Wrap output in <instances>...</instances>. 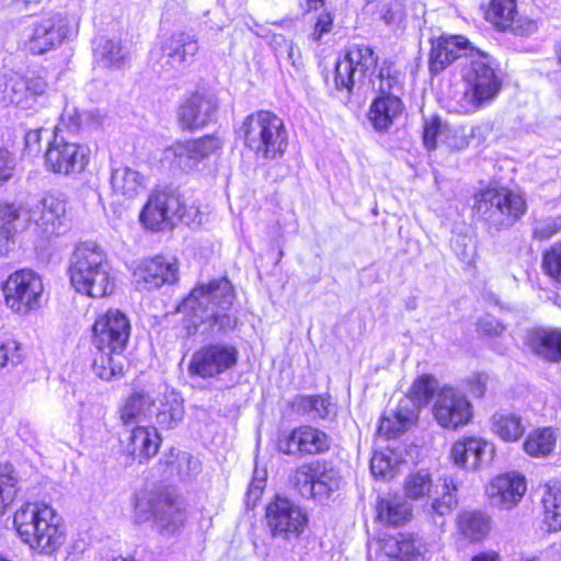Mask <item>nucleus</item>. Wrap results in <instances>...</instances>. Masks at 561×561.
I'll return each mask as SVG.
<instances>
[{
  "label": "nucleus",
  "mask_w": 561,
  "mask_h": 561,
  "mask_svg": "<svg viewBox=\"0 0 561 561\" xmlns=\"http://www.w3.org/2000/svg\"><path fill=\"white\" fill-rule=\"evenodd\" d=\"M458 528L470 541L484 539L491 529L490 517L479 511H465L458 516Z\"/></svg>",
  "instance_id": "obj_36"
},
{
  "label": "nucleus",
  "mask_w": 561,
  "mask_h": 561,
  "mask_svg": "<svg viewBox=\"0 0 561 561\" xmlns=\"http://www.w3.org/2000/svg\"><path fill=\"white\" fill-rule=\"evenodd\" d=\"M485 19L499 30H508L519 36L534 34L538 28L536 21L527 16H518L515 0H492L485 12Z\"/></svg>",
  "instance_id": "obj_20"
},
{
  "label": "nucleus",
  "mask_w": 561,
  "mask_h": 561,
  "mask_svg": "<svg viewBox=\"0 0 561 561\" xmlns=\"http://www.w3.org/2000/svg\"><path fill=\"white\" fill-rule=\"evenodd\" d=\"M144 182L145 178L129 167H118L112 170L111 185L113 190L128 198L138 195L144 187Z\"/></svg>",
  "instance_id": "obj_37"
},
{
  "label": "nucleus",
  "mask_w": 561,
  "mask_h": 561,
  "mask_svg": "<svg viewBox=\"0 0 561 561\" xmlns=\"http://www.w3.org/2000/svg\"><path fill=\"white\" fill-rule=\"evenodd\" d=\"M404 73L388 59L380 64L377 76L370 77V87L379 93L369 110V119L378 131H386L401 116L404 105L399 98Z\"/></svg>",
  "instance_id": "obj_6"
},
{
  "label": "nucleus",
  "mask_w": 561,
  "mask_h": 561,
  "mask_svg": "<svg viewBox=\"0 0 561 561\" xmlns=\"http://www.w3.org/2000/svg\"><path fill=\"white\" fill-rule=\"evenodd\" d=\"M163 463L165 466L163 470L165 478L186 479L195 474L201 467L198 459L192 455L182 451L175 454L173 450L165 456Z\"/></svg>",
  "instance_id": "obj_40"
},
{
  "label": "nucleus",
  "mask_w": 561,
  "mask_h": 561,
  "mask_svg": "<svg viewBox=\"0 0 561 561\" xmlns=\"http://www.w3.org/2000/svg\"><path fill=\"white\" fill-rule=\"evenodd\" d=\"M333 25V15L331 12H322L314 24L313 32L311 34V38L314 42H320L324 34L331 32Z\"/></svg>",
  "instance_id": "obj_61"
},
{
  "label": "nucleus",
  "mask_w": 561,
  "mask_h": 561,
  "mask_svg": "<svg viewBox=\"0 0 561 561\" xmlns=\"http://www.w3.org/2000/svg\"><path fill=\"white\" fill-rule=\"evenodd\" d=\"M218 108L214 94L196 92L179 107V121L185 129H197L210 123Z\"/></svg>",
  "instance_id": "obj_23"
},
{
  "label": "nucleus",
  "mask_w": 561,
  "mask_h": 561,
  "mask_svg": "<svg viewBox=\"0 0 561 561\" xmlns=\"http://www.w3.org/2000/svg\"><path fill=\"white\" fill-rule=\"evenodd\" d=\"M71 286L93 298L113 294L115 278L104 251L94 243H81L73 250L68 266Z\"/></svg>",
  "instance_id": "obj_3"
},
{
  "label": "nucleus",
  "mask_w": 561,
  "mask_h": 561,
  "mask_svg": "<svg viewBox=\"0 0 561 561\" xmlns=\"http://www.w3.org/2000/svg\"><path fill=\"white\" fill-rule=\"evenodd\" d=\"M313 403L311 419H328L334 413V405L329 397L317 394Z\"/></svg>",
  "instance_id": "obj_60"
},
{
  "label": "nucleus",
  "mask_w": 561,
  "mask_h": 561,
  "mask_svg": "<svg viewBox=\"0 0 561 561\" xmlns=\"http://www.w3.org/2000/svg\"><path fill=\"white\" fill-rule=\"evenodd\" d=\"M561 230V217H548L537 220L534 225L533 236L538 240H547Z\"/></svg>",
  "instance_id": "obj_52"
},
{
  "label": "nucleus",
  "mask_w": 561,
  "mask_h": 561,
  "mask_svg": "<svg viewBox=\"0 0 561 561\" xmlns=\"http://www.w3.org/2000/svg\"><path fill=\"white\" fill-rule=\"evenodd\" d=\"M378 56L368 45H351L344 57L335 62L334 84L337 90L351 92L355 85H370V77L377 76Z\"/></svg>",
  "instance_id": "obj_10"
},
{
  "label": "nucleus",
  "mask_w": 561,
  "mask_h": 561,
  "mask_svg": "<svg viewBox=\"0 0 561 561\" xmlns=\"http://www.w3.org/2000/svg\"><path fill=\"white\" fill-rule=\"evenodd\" d=\"M433 415L442 427L456 430L470 421L471 404L458 389L445 386L436 394Z\"/></svg>",
  "instance_id": "obj_16"
},
{
  "label": "nucleus",
  "mask_w": 561,
  "mask_h": 561,
  "mask_svg": "<svg viewBox=\"0 0 561 561\" xmlns=\"http://www.w3.org/2000/svg\"><path fill=\"white\" fill-rule=\"evenodd\" d=\"M341 484L340 471L329 462L317 460L309 497L322 504L327 503L340 490Z\"/></svg>",
  "instance_id": "obj_28"
},
{
  "label": "nucleus",
  "mask_w": 561,
  "mask_h": 561,
  "mask_svg": "<svg viewBox=\"0 0 561 561\" xmlns=\"http://www.w3.org/2000/svg\"><path fill=\"white\" fill-rule=\"evenodd\" d=\"M457 485L450 478H445L442 485V494L432 499V502L424 507V512L435 523V517H444L449 515L457 506Z\"/></svg>",
  "instance_id": "obj_39"
},
{
  "label": "nucleus",
  "mask_w": 561,
  "mask_h": 561,
  "mask_svg": "<svg viewBox=\"0 0 561 561\" xmlns=\"http://www.w3.org/2000/svg\"><path fill=\"white\" fill-rule=\"evenodd\" d=\"M330 437L322 431L312 426H301L302 455H317L329 450Z\"/></svg>",
  "instance_id": "obj_46"
},
{
  "label": "nucleus",
  "mask_w": 561,
  "mask_h": 561,
  "mask_svg": "<svg viewBox=\"0 0 561 561\" xmlns=\"http://www.w3.org/2000/svg\"><path fill=\"white\" fill-rule=\"evenodd\" d=\"M277 448L280 453L290 456L302 455L301 426L294 428L278 438Z\"/></svg>",
  "instance_id": "obj_51"
},
{
  "label": "nucleus",
  "mask_w": 561,
  "mask_h": 561,
  "mask_svg": "<svg viewBox=\"0 0 561 561\" xmlns=\"http://www.w3.org/2000/svg\"><path fill=\"white\" fill-rule=\"evenodd\" d=\"M69 23L60 13L44 18L33 24V33L28 41L32 54L42 55L60 45L67 37Z\"/></svg>",
  "instance_id": "obj_21"
},
{
  "label": "nucleus",
  "mask_w": 561,
  "mask_h": 561,
  "mask_svg": "<svg viewBox=\"0 0 561 561\" xmlns=\"http://www.w3.org/2000/svg\"><path fill=\"white\" fill-rule=\"evenodd\" d=\"M394 463L391 458L382 453H377L370 460V471L375 477L390 479L394 476Z\"/></svg>",
  "instance_id": "obj_54"
},
{
  "label": "nucleus",
  "mask_w": 561,
  "mask_h": 561,
  "mask_svg": "<svg viewBox=\"0 0 561 561\" xmlns=\"http://www.w3.org/2000/svg\"><path fill=\"white\" fill-rule=\"evenodd\" d=\"M30 220L42 230L45 238L61 234L65 230L66 202L55 195H45L30 210Z\"/></svg>",
  "instance_id": "obj_22"
},
{
  "label": "nucleus",
  "mask_w": 561,
  "mask_h": 561,
  "mask_svg": "<svg viewBox=\"0 0 561 561\" xmlns=\"http://www.w3.org/2000/svg\"><path fill=\"white\" fill-rule=\"evenodd\" d=\"M526 491L524 477L517 473H506L496 477L488 488V494L493 505L503 510L515 506Z\"/></svg>",
  "instance_id": "obj_25"
},
{
  "label": "nucleus",
  "mask_w": 561,
  "mask_h": 561,
  "mask_svg": "<svg viewBox=\"0 0 561 561\" xmlns=\"http://www.w3.org/2000/svg\"><path fill=\"white\" fill-rule=\"evenodd\" d=\"M153 399L145 392L131 393L119 410L121 421L129 426L139 424L150 416Z\"/></svg>",
  "instance_id": "obj_33"
},
{
  "label": "nucleus",
  "mask_w": 561,
  "mask_h": 561,
  "mask_svg": "<svg viewBox=\"0 0 561 561\" xmlns=\"http://www.w3.org/2000/svg\"><path fill=\"white\" fill-rule=\"evenodd\" d=\"M184 413L182 397L175 391H170L164 394L161 401L156 421L161 427L173 428L182 422Z\"/></svg>",
  "instance_id": "obj_38"
},
{
  "label": "nucleus",
  "mask_w": 561,
  "mask_h": 561,
  "mask_svg": "<svg viewBox=\"0 0 561 561\" xmlns=\"http://www.w3.org/2000/svg\"><path fill=\"white\" fill-rule=\"evenodd\" d=\"M265 489V478H254L250 485L247 493V505L255 506L257 500L261 497L263 491Z\"/></svg>",
  "instance_id": "obj_62"
},
{
  "label": "nucleus",
  "mask_w": 561,
  "mask_h": 561,
  "mask_svg": "<svg viewBox=\"0 0 561 561\" xmlns=\"http://www.w3.org/2000/svg\"><path fill=\"white\" fill-rule=\"evenodd\" d=\"M488 376L484 374H476L468 380L469 391L474 397H483L486 389Z\"/></svg>",
  "instance_id": "obj_63"
},
{
  "label": "nucleus",
  "mask_w": 561,
  "mask_h": 561,
  "mask_svg": "<svg viewBox=\"0 0 561 561\" xmlns=\"http://www.w3.org/2000/svg\"><path fill=\"white\" fill-rule=\"evenodd\" d=\"M178 279V260L163 255L141 261L133 274V283L137 290L158 289L165 284L172 285Z\"/></svg>",
  "instance_id": "obj_18"
},
{
  "label": "nucleus",
  "mask_w": 561,
  "mask_h": 561,
  "mask_svg": "<svg viewBox=\"0 0 561 561\" xmlns=\"http://www.w3.org/2000/svg\"><path fill=\"white\" fill-rule=\"evenodd\" d=\"M493 453V446L482 438L469 437L456 442L450 450V457L459 467L476 469Z\"/></svg>",
  "instance_id": "obj_27"
},
{
  "label": "nucleus",
  "mask_w": 561,
  "mask_h": 561,
  "mask_svg": "<svg viewBox=\"0 0 561 561\" xmlns=\"http://www.w3.org/2000/svg\"><path fill=\"white\" fill-rule=\"evenodd\" d=\"M89 163V149L55 133L45 152L47 170L64 175L80 173Z\"/></svg>",
  "instance_id": "obj_14"
},
{
  "label": "nucleus",
  "mask_w": 561,
  "mask_h": 561,
  "mask_svg": "<svg viewBox=\"0 0 561 561\" xmlns=\"http://www.w3.org/2000/svg\"><path fill=\"white\" fill-rule=\"evenodd\" d=\"M236 346L226 343H209L195 351L187 373L191 377L216 378L232 369L238 363Z\"/></svg>",
  "instance_id": "obj_12"
},
{
  "label": "nucleus",
  "mask_w": 561,
  "mask_h": 561,
  "mask_svg": "<svg viewBox=\"0 0 561 561\" xmlns=\"http://www.w3.org/2000/svg\"><path fill=\"white\" fill-rule=\"evenodd\" d=\"M413 414H402L400 411L396 412V421L390 417H382L378 427V432L387 437H394L397 434L404 431V428L412 422Z\"/></svg>",
  "instance_id": "obj_50"
},
{
  "label": "nucleus",
  "mask_w": 561,
  "mask_h": 561,
  "mask_svg": "<svg viewBox=\"0 0 561 561\" xmlns=\"http://www.w3.org/2000/svg\"><path fill=\"white\" fill-rule=\"evenodd\" d=\"M3 294L8 307L15 312L26 313L38 307L43 283L32 270L16 271L4 283Z\"/></svg>",
  "instance_id": "obj_15"
},
{
  "label": "nucleus",
  "mask_w": 561,
  "mask_h": 561,
  "mask_svg": "<svg viewBox=\"0 0 561 561\" xmlns=\"http://www.w3.org/2000/svg\"><path fill=\"white\" fill-rule=\"evenodd\" d=\"M433 488V480L426 470L410 473L404 482L405 496L411 500L432 497Z\"/></svg>",
  "instance_id": "obj_45"
},
{
  "label": "nucleus",
  "mask_w": 561,
  "mask_h": 561,
  "mask_svg": "<svg viewBox=\"0 0 561 561\" xmlns=\"http://www.w3.org/2000/svg\"><path fill=\"white\" fill-rule=\"evenodd\" d=\"M165 64L176 70L184 69L198 51L195 36L186 33H176L170 36L161 47Z\"/></svg>",
  "instance_id": "obj_26"
},
{
  "label": "nucleus",
  "mask_w": 561,
  "mask_h": 561,
  "mask_svg": "<svg viewBox=\"0 0 561 561\" xmlns=\"http://www.w3.org/2000/svg\"><path fill=\"white\" fill-rule=\"evenodd\" d=\"M186 218L190 215L183 197L178 188L172 187L154 191L140 214V220L150 229H160L163 225L185 221Z\"/></svg>",
  "instance_id": "obj_11"
},
{
  "label": "nucleus",
  "mask_w": 561,
  "mask_h": 561,
  "mask_svg": "<svg viewBox=\"0 0 561 561\" xmlns=\"http://www.w3.org/2000/svg\"><path fill=\"white\" fill-rule=\"evenodd\" d=\"M316 471V461L299 466L294 476L293 482L302 496L309 497L311 493V483Z\"/></svg>",
  "instance_id": "obj_49"
},
{
  "label": "nucleus",
  "mask_w": 561,
  "mask_h": 561,
  "mask_svg": "<svg viewBox=\"0 0 561 561\" xmlns=\"http://www.w3.org/2000/svg\"><path fill=\"white\" fill-rule=\"evenodd\" d=\"M81 126V115L75 107H66L60 115V122L55 127V133L62 135L64 131L77 133Z\"/></svg>",
  "instance_id": "obj_53"
},
{
  "label": "nucleus",
  "mask_w": 561,
  "mask_h": 561,
  "mask_svg": "<svg viewBox=\"0 0 561 561\" xmlns=\"http://www.w3.org/2000/svg\"><path fill=\"white\" fill-rule=\"evenodd\" d=\"M233 298L231 283L220 278L195 287L179 310L191 317L195 329L203 327V333L217 334L232 330L237 324V317L230 313Z\"/></svg>",
  "instance_id": "obj_1"
},
{
  "label": "nucleus",
  "mask_w": 561,
  "mask_h": 561,
  "mask_svg": "<svg viewBox=\"0 0 561 561\" xmlns=\"http://www.w3.org/2000/svg\"><path fill=\"white\" fill-rule=\"evenodd\" d=\"M220 148V141L214 136H205L195 140L176 142L167 148L163 160L173 169L191 171L204 159Z\"/></svg>",
  "instance_id": "obj_17"
},
{
  "label": "nucleus",
  "mask_w": 561,
  "mask_h": 561,
  "mask_svg": "<svg viewBox=\"0 0 561 561\" xmlns=\"http://www.w3.org/2000/svg\"><path fill=\"white\" fill-rule=\"evenodd\" d=\"M554 446V432L547 427L531 432L524 443V450L533 457H543L549 455Z\"/></svg>",
  "instance_id": "obj_44"
},
{
  "label": "nucleus",
  "mask_w": 561,
  "mask_h": 561,
  "mask_svg": "<svg viewBox=\"0 0 561 561\" xmlns=\"http://www.w3.org/2000/svg\"><path fill=\"white\" fill-rule=\"evenodd\" d=\"M478 330L485 336L494 337L500 336L505 331V327L495 318L486 316L479 320Z\"/></svg>",
  "instance_id": "obj_59"
},
{
  "label": "nucleus",
  "mask_w": 561,
  "mask_h": 561,
  "mask_svg": "<svg viewBox=\"0 0 561 561\" xmlns=\"http://www.w3.org/2000/svg\"><path fill=\"white\" fill-rule=\"evenodd\" d=\"M283 45L276 49V57L279 61L285 60L289 62L296 70L302 66L301 54L298 46L293 42L283 41Z\"/></svg>",
  "instance_id": "obj_55"
},
{
  "label": "nucleus",
  "mask_w": 561,
  "mask_h": 561,
  "mask_svg": "<svg viewBox=\"0 0 561 561\" xmlns=\"http://www.w3.org/2000/svg\"><path fill=\"white\" fill-rule=\"evenodd\" d=\"M128 51L121 45L119 42L100 37L95 41L94 58L103 67L106 68H119Z\"/></svg>",
  "instance_id": "obj_41"
},
{
  "label": "nucleus",
  "mask_w": 561,
  "mask_h": 561,
  "mask_svg": "<svg viewBox=\"0 0 561 561\" xmlns=\"http://www.w3.org/2000/svg\"><path fill=\"white\" fill-rule=\"evenodd\" d=\"M476 211L489 230L500 231L512 227L522 218L526 211V203L511 191L488 190L478 198Z\"/></svg>",
  "instance_id": "obj_9"
},
{
  "label": "nucleus",
  "mask_w": 561,
  "mask_h": 561,
  "mask_svg": "<svg viewBox=\"0 0 561 561\" xmlns=\"http://www.w3.org/2000/svg\"><path fill=\"white\" fill-rule=\"evenodd\" d=\"M130 336V322L118 309H108L93 324L92 343L98 353L93 359L94 374L105 381L121 379L127 364L124 351Z\"/></svg>",
  "instance_id": "obj_2"
},
{
  "label": "nucleus",
  "mask_w": 561,
  "mask_h": 561,
  "mask_svg": "<svg viewBox=\"0 0 561 561\" xmlns=\"http://www.w3.org/2000/svg\"><path fill=\"white\" fill-rule=\"evenodd\" d=\"M437 390V379L430 375H423L413 382L411 399L419 408L424 407L430 403Z\"/></svg>",
  "instance_id": "obj_47"
},
{
  "label": "nucleus",
  "mask_w": 561,
  "mask_h": 561,
  "mask_svg": "<svg viewBox=\"0 0 561 561\" xmlns=\"http://www.w3.org/2000/svg\"><path fill=\"white\" fill-rule=\"evenodd\" d=\"M474 48L463 36H440L432 43L428 59L431 73L438 75L454 60L470 57Z\"/></svg>",
  "instance_id": "obj_24"
},
{
  "label": "nucleus",
  "mask_w": 561,
  "mask_h": 561,
  "mask_svg": "<svg viewBox=\"0 0 561 561\" xmlns=\"http://www.w3.org/2000/svg\"><path fill=\"white\" fill-rule=\"evenodd\" d=\"M267 527L274 538L297 539L305 530L308 517L302 508L287 497L276 496L265 510Z\"/></svg>",
  "instance_id": "obj_13"
},
{
  "label": "nucleus",
  "mask_w": 561,
  "mask_h": 561,
  "mask_svg": "<svg viewBox=\"0 0 561 561\" xmlns=\"http://www.w3.org/2000/svg\"><path fill=\"white\" fill-rule=\"evenodd\" d=\"M20 345L16 341L0 342V367L16 365L21 362Z\"/></svg>",
  "instance_id": "obj_56"
},
{
  "label": "nucleus",
  "mask_w": 561,
  "mask_h": 561,
  "mask_svg": "<svg viewBox=\"0 0 561 561\" xmlns=\"http://www.w3.org/2000/svg\"><path fill=\"white\" fill-rule=\"evenodd\" d=\"M442 122L439 117H432L424 122L423 142L428 150L436 148L437 136L440 131Z\"/></svg>",
  "instance_id": "obj_57"
},
{
  "label": "nucleus",
  "mask_w": 561,
  "mask_h": 561,
  "mask_svg": "<svg viewBox=\"0 0 561 561\" xmlns=\"http://www.w3.org/2000/svg\"><path fill=\"white\" fill-rule=\"evenodd\" d=\"M528 344L542 358L550 362L561 360V331L536 330L529 334Z\"/></svg>",
  "instance_id": "obj_32"
},
{
  "label": "nucleus",
  "mask_w": 561,
  "mask_h": 561,
  "mask_svg": "<svg viewBox=\"0 0 561 561\" xmlns=\"http://www.w3.org/2000/svg\"><path fill=\"white\" fill-rule=\"evenodd\" d=\"M239 134L259 159H278L288 146V133L283 119L270 111L248 115Z\"/></svg>",
  "instance_id": "obj_5"
},
{
  "label": "nucleus",
  "mask_w": 561,
  "mask_h": 561,
  "mask_svg": "<svg viewBox=\"0 0 561 561\" xmlns=\"http://www.w3.org/2000/svg\"><path fill=\"white\" fill-rule=\"evenodd\" d=\"M14 169V156L8 149L0 147V185L12 179Z\"/></svg>",
  "instance_id": "obj_58"
},
{
  "label": "nucleus",
  "mask_w": 561,
  "mask_h": 561,
  "mask_svg": "<svg viewBox=\"0 0 561 561\" xmlns=\"http://www.w3.org/2000/svg\"><path fill=\"white\" fill-rule=\"evenodd\" d=\"M47 90V83L42 77H23L18 73L5 77L2 89V100L22 110L33 108L38 98Z\"/></svg>",
  "instance_id": "obj_19"
},
{
  "label": "nucleus",
  "mask_w": 561,
  "mask_h": 561,
  "mask_svg": "<svg viewBox=\"0 0 561 561\" xmlns=\"http://www.w3.org/2000/svg\"><path fill=\"white\" fill-rule=\"evenodd\" d=\"M545 508L543 523L549 531L561 529V482L548 485V490L542 499Z\"/></svg>",
  "instance_id": "obj_42"
},
{
  "label": "nucleus",
  "mask_w": 561,
  "mask_h": 561,
  "mask_svg": "<svg viewBox=\"0 0 561 561\" xmlns=\"http://www.w3.org/2000/svg\"><path fill=\"white\" fill-rule=\"evenodd\" d=\"M18 476L14 467L9 462L0 463V514L14 502L18 494Z\"/></svg>",
  "instance_id": "obj_43"
},
{
  "label": "nucleus",
  "mask_w": 561,
  "mask_h": 561,
  "mask_svg": "<svg viewBox=\"0 0 561 561\" xmlns=\"http://www.w3.org/2000/svg\"><path fill=\"white\" fill-rule=\"evenodd\" d=\"M30 221V211L21 204L0 203V239L9 241L18 233L26 229Z\"/></svg>",
  "instance_id": "obj_31"
},
{
  "label": "nucleus",
  "mask_w": 561,
  "mask_h": 561,
  "mask_svg": "<svg viewBox=\"0 0 561 561\" xmlns=\"http://www.w3.org/2000/svg\"><path fill=\"white\" fill-rule=\"evenodd\" d=\"M470 58L462 69L466 90L458 101V111L463 114L474 113L491 103L502 85L488 55L474 50Z\"/></svg>",
  "instance_id": "obj_7"
},
{
  "label": "nucleus",
  "mask_w": 561,
  "mask_h": 561,
  "mask_svg": "<svg viewBox=\"0 0 561 561\" xmlns=\"http://www.w3.org/2000/svg\"><path fill=\"white\" fill-rule=\"evenodd\" d=\"M313 402L314 396H298L293 405L299 414L311 417Z\"/></svg>",
  "instance_id": "obj_64"
},
{
  "label": "nucleus",
  "mask_w": 561,
  "mask_h": 561,
  "mask_svg": "<svg viewBox=\"0 0 561 561\" xmlns=\"http://www.w3.org/2000/svg\"><path fill=\"white\" fill-rule=\"evenodd\" d=\"M542 270L557 286L561 287V243L553 244L543 253Z\"/></svg>",
  "instance_id": "obj_48"
},
{
  "label": "nucleus",
  "mask_w": 561,
  "mask_h": 561,
  "mask_svg": "<svg viewBox=\"0 0 561 561\" xmlns=\"http://www.w3.org/2000/svg\"><path fill=\"white\" fill-rule=\"evenodd\" d=\"M137 523L153 520L161 533L173 534L185 520V512L162 488L146 490L137 494L135 501Z\"/></svg>",
  "instance_id": "obj_8"
},
{
  "label": "nucleus",
  "mask_w": 561,
  "mask_h": 561,
  "mask_svg": "<svg viewBox=\"0 0 561 561\" xmlns=\"http://www.w3.org/2000/svg\"><path fill=\"white\" fill-rule=\"evenodd\" d=\"M160 445V437L156 428L135 426L128 436L125 450L135 460L142 462L154 456Z\"/></svg>",
  "instance_id": "obj_29"
},
{
  "label": "nucleus",
  "mask_w": 561,
  "mask_h": 561,
  "mask_svg": "<svg viewBox=\"0 0 561 561\" xmlns=\"http://www.w3.org/2000/svg\"><path fill=\"white\" fill-rule=\"evenodd\" d=\"M387 553L400 561H424L427 547L423 539L413 534H400L386 543Z\"/></svg>",
  "instance_id": "obj_30"
},
{
  "label": "nucleus",
  "mask_w": 561,
  "mask_h": 561,
  "mask_svg": "<svg viewBox=\"0 0 561 561\" xmlns=\"http://www.w3.org/2000/svg\"><path fill=\"white\" fill-rule=\"evenodd\" d=\"M490 424L492 432L504 442H517L526 431L522 417L508 411L495 412Z\"/></svg>",
  "instance_id": "obj_34"
},
{
  "label": "nucleus",
  "mask_w": 561,
  "mask_h": 561,
  "mask_svg": "<svg viewBox=\"0 0 561 561\" xmlns=\"http://www.w3.org/2000/svg\"><path fill=\"white\" fill-rule=\"evenodd\" d=\"M410 503L398 495H389L380 499L377 505L379 520L389 525L404 524L411 517Z\"/></svg>",
  "instance_id": "obj_35"
},
{
  "label": "nucleus",
  "mask_w": 561,
  "mask_h": 561,
  "mask_svg": "<svg viewBox=\"0 0 561 561\" xmlns=\"http://www.w3.org/2000/svg\"><path fill=\"white\" fill-rule=\"evenodd\" d=\"M14 526L21 539L41 554H51L65 541L61 518L48 505L26 503L14 514Z\"/></svg>",
  "instance_id": "obj_4"
}]
</instances>
